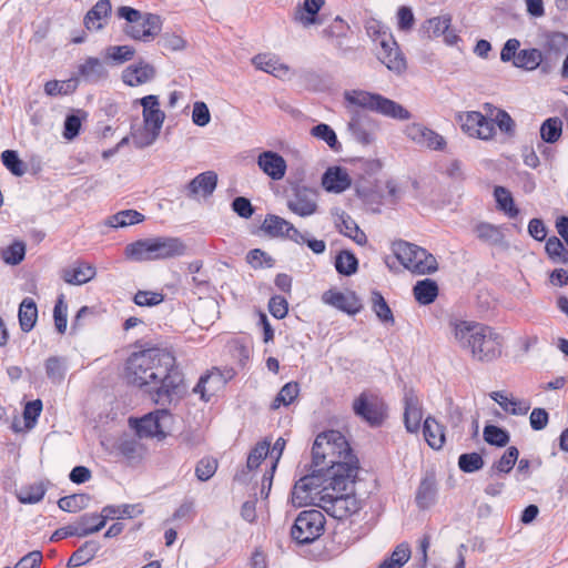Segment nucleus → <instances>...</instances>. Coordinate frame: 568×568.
Wrapping results in <instances>:
<instances>
[{
    "mask_svg": "<svg viewBox=\"0 0 568 568\" xmlns=\"http://www.w3.org/2000/svg\"><path fill=\"white\" fill-rule=\"evenodd\" d=\"M101 545L95 540H88L80 546L69 558L67 566L69 568L80 567L92 560L100 550Z\"/></svg>",
    "mask_w": 568,
    "mask_h": 568,
    "instance_id": "34",
    "label": "nucleus"
},
{
    "mask_svg": "<svg viewBox=\"0 0 568 568\" xmlns=\"http://www.w3.org/2000/svg\"><path fill=\"white\" fill-rule=\"evenodd\" d=\"M489 397L506 413L514 416H525L530 409V402L518 398L507 389L494 390Z\"/></svg>",
    "mask_w": 568,
    "mask_h": 568,
    "instance_id": "18",
    "label": "nucleus"
},
{
    "mask_svg": "<svg viewBox=\"0 0 568 568\" xmlns=\"http://www.w3.org/2000/svg\"><path fill=\"white\" fill-rule=\"evenodd\" d=\"M405 136L420 148L442 151L446 146L443 135L422 123H410L404 130Z\"/></svg>",
    "mask_w": 568,
    "mask_h": 568,
    "instance_id": "14",
    "label": "nucleus"
},
{
    "mask_svg": "<svg viewBox=\"0 0 568 568\" xmlns=\"http://www.w3.org/2000/svg\"><path fill=\"white\" fill-rule=\"evenodd\" d=\"M474 233L479 241L490 245H498L504 241L501 229L487 222H480L476 224L474 227Z\"/></svg>",
    "mask_w": 568,
    "mask_h": 568,
    "instance_id": "35",
    "label": "nucleus"
},
{
    "mask_svg": "<svg viewBox=\"0 0 568 568\" xmlns=\"http://www.w3.org/2000/svg\"><path fill=\"white\" fill-rule=\"evenodd\" d=\"M258 168L273 180H281L286 172V162L276 152L265 151L257 158Z\"/></svg>",
    "mask_w": 568,
    "mask_h": 568,
    "instance_id": "28",
    "label": "nucleus"
},
{
    "mask_svg": "<svg viewBox=\"0 0 568 568\" xmlns=\"http://www.w3.org/2000/svg\"><path fill=\"white\" fill-rule=\"evenodd\" d=\"M45 487L42 483H36L26 487H22L17 498L21 504L33 505L41 501L45 495Z\"/></svg>",
    "mask_w": 568,
    "mask_h": 568,
    "instance_id": "45",
    "label": "nucleus"
},
{
    "mask_svg": "<svg viewBox=\"0 0 568 568\" xmlns=\"http://www.w3.org/2000/svg\"><path fill=\"white\" fill-rule=\"evenodd\" d=\"M494 197L497 203V209L504 212L508 217L514 219L518 215L519 211L514 203L513 195L506 187L496 186Z\"/></svg>",
    "mask_w": 568,
    "mask_h": 568,
    "instance_id": "40",
    "label": "nucleus"
},
{
    "mask_svg": "<svg viewBox=\"0 0 568 568\" xmlns=\"http://www.w3.org/2000/svg\"><path fill=\"white\" fill-rule=\"evenodd\" d=\"M252 64L260 71L272 74L281 80H287L292 77L291 68L281 61V59L273 53L265 52L258 53L252 58Z\"/></svg>",
    "mask_w": 568,
    "mask_h": 568,
    "instance_id": "17",
    "label": "nucleus"
},
{
    "mask_svg": "<svg viewBox=\"0 0 568 568\" xmlns=\"http://www.w3.org/2000/svg\"><path fill=\"white\" fill-rule=\"evenodd\" d=\"M271 446V439L264 438L255 444V446L250 450L246 460L247 470H241L234 477L237 481H245L248 471H252L261 465V463L268 456Z\"/></svg>",
    "mask_w": 568,
    "mask_h": 568,
    "instance_id": "30",
    "label": "nucleus"
},
{
    "mask_svg": "<svg viewBox=\"0 0 568 568\" xmlns=\"http://www.w3.org/2000/svg\"><path fill=\"white\" fill-rule=\"evenodd\" d=\"M134 49L130 45H111L104 50V58L115 64H122L134 57Z\"/></svg>",
    "mask_w": 568,
    "mask_h": 568,
    "instance_id": "50",
    "label": "nucleus"
},
{
    "mask_svg": "<svg viewBox=\"0 0 568 568\" xmlns=\"http://www.w3.org/2000/svg\"><path fill=\"white\" fill-rule=\"evenodd\" d=\"M519 452L515 446H510L506 449L503 456L494 464L493 468L499 474H508L514 468Z\"/></svg>",
    "mask_w": 568,
    "mask_h": 568,
    "instance_id": "54",
    "label": "nucleus"
},
{
    "mask_svg": "<svg viewBox=\"0 0 568 568\" xmlns=\"http://www.w3.org/2000/svg\"><path fill=\"white\" fill-rule=\"evenodd\" d=\"M111 9L110 0H99L84 18L85 28L91 31L103 29L110 17Z\"/></svg>",
    "mask_w": 568,
    "mask_h": 568,
    "instance_id": "31",
    "label": "nucleus"
},
{
    "mask_svg": "<svg viewBox=\"0 0 568 568\" xmlns=\"http://www.w3.org/2000/svg\"><path fill=\"white\" fill-rule=\"evenodd\" d=\"M291 224L281 216L270 214L265 217L262 229L272 236L285 237Z\"/></svg>",
    "mask_w": 568,
    "mask_h": 568,
    "instance_id": "46",
    "label": "nucleus"
},
{
    "mask_svg": "<svg viewBox=\"0 0 568 568\" xmlns=\"http://www.w3.org/2000/svg\"><path fill=\"white\" fill-rule=\"evenodd\" d=\"M139 306H156L164 301L162 292L158 291H138L133 298Z\"/></svg>",
    "mask_w": 568,
    "mask_h": 568,
    "instance_id": "59",
    "label": "nucleus"
},
{
    "mask_svg": "<svg viewBox=\"0 0 568 568\" xmlns=\"http://www.w3.org/2000/svg\"><path fill=\"white\" fill-rule=\"evenodd\" d=\"M26 254V245L22 242H14L2 251V258L7 264H19Z\"/></svg>",
    "mask_w": 568,
    "mask_h": 568,
    "instance_id": "61",
    "label": "nucleus"
},
{
    "mask_svg": "<svg viewBox=\"0 0 568 568\" xmlns=\"http://www.w3.org/2000/svg\"><path fill=\"white\" fill-rule=\"evenodd\" d=\"M78 77L87 83L97 84L108 79L109 71L103 61L89 57L78 65Z\"/></svg>",
    "mask_w": 568,
    "mask_h": 568,
    "instance_id": "21",
    "label": "nucleus"
},
{
    "mask_svg": "<svg viewBox=\"0 0 568 568\" xmlns=\"http://www.w3.org/2000/svg\"><path fill=\"white\" fill-rule=\"evenodd\" d=\"M462 130L469 136L490 140L494 138L496 131L494 123L480 112L467 111L458 115Z\"/></svg>",
    "mask_w": 568,
    "mask_h": 568,
    "instance_id": "13",
    "label": "nucleus"
},
{
    "mask_svg": "<svg viewBox=\"0 0 568 568\" xmlns=\"http://www.w3.org/2000/svg\"><path fill=\"white\" fill-rule=\"evenodd\" d=\"M449 24L450 19L448 17L442 16L429 19L425 28L429 37H440L448 31Z\"/></svg>",
    "mask_w": 568,
    "mask_h": 568,
    "instance_id": "62",
    "label": "nucleus"
},
{
    "mask_svg": "<svg viewBox=\"0 0 568 568\" xmlns=\"http://www.w3.org/2000/svg\"><path fill=\"white\" fill-rule=\"evenodd\" d=\"M300 394V385L296 382L286 383L277 393L271 404V408L277 409L281 406L291 405Z\"/></svg>",
    "mask_w": 568,
    "mask_h": 568,
    "instance_id": "43",
    "label": "nucleus"
},
{
    "mask_svg": "<svg viewBox=\"0 0 568 568\" xmlns=\"http://www.w3.org/2000/svg\"><path fill=\"white\" fill-rule=\"evenodd\" d=\"M358 261L349 251H342L335 261V267L343 275H352L357 271Z\"/></svg>",
    "mask_w": 568,
    "mask_h": 568,
    "instance_id": "52",
    "label": "nucleus"
},
{
    "mask_svg": "<svg viewBox=\"0 0 568 568\" xmlns=\"http://www.w3.org/2000/svg\"><path fill=\"white\" fill-rule=\"evenodd\" d=\"M172 415L166 409H155L150 412L142 417H130L129 426H166L173 424Z\"/></svg>",
    "mask_w": 568,
    "mask_h": 568,
    "instance_id": "32",
    "label": "nucleus"
},
{
    "mask_svg": "<svg viewBox=\"0 0 568 568\" xmlns=\"http://www.w3.org/2000/svg\"><path fill=\"white\" fill-rule=\"evenodd\" d=\"M143 221V215L134 210L121 211L108 220L112 227H124Z\"/></svg>",
    "mask_w": 568,
    "mask_h": 568,
    "instance_id": "49",
    "label": "nucleus"
},
{
    "mask_svg": "<svg viewBox=\"0 0 568 568\" xmlns=\"http://www.w3.org/2000/svg\"><path fill=\"white\" fill-rule=\"evenodd\" d=\"M38 318L37 305L32 298H24L19 307V322L22 331L29 332L33 328Z\"/></svg>",
    "mask_w": 568,
    "mask_h": 568,
    "instance_id": "41",
    "label": "nucleus"
},
{
    "mask_svg": "<svg viewBox=\"0 0 568 568\" xmlns=\"http://www.w3.org/2000/svg\"><path fill=\"white\" fill-rule=\"evenodd\" d=\"M325 0H304L294 12V20L304 28L320 24V10L324 7Z\"/></svg>",
    "mask_w": 568,
    "mask_h": 568,
    "instance_id": "27",
    "label": "nucleus"
},
{
    "mask_svg": "<svg viewBox=\"0 0 568 568\" xmlns=\"http://www.w3.org/2000/svg\"><path fill=\"white\" fill-rule=\"evenodd\" d=\"M324 527L325 517L320 510H303L291 528V536L300 545L312 544L323 535Z\"/></svg>",
    "mask_w": 568,
    "mask_h": 568,
    "instance_id": "11",
    "label": "nucleus"
},
{
    "mask_svg": "<svg viewBox=\"0 0 568 568\" xmlns=\"http://www.w3.org/2000/svg\"><path fill=\"white\" fill-rule=\"evenodd\" d=\"M287 207L301 217H307L317 212V194L313 190H297L295 196L287 202Z\"/></svg>",
    "mask_w": 568,
    "mask_h": 568,
    "instance_id": "20",
    "label": "nucleus"
},
{
    "mask_svg": "<svg viewBox=\"0 0 568 568\" xmlns=\"http://www.w3.org/2000/svg\"><path fill=\"white\" fill-rule=\"evenodd\" d=\"M412 434H418L422 430L423 437L433 449H440L445 444L446 437L444 428H406Z\"/></svg>",
    "mask_w": 568,
    "mask_h": 568,
    "instance_id": "48",
    "label": "nucleus"
},
{
    "mask_svg": "<svg viewBox=\"0 0 568 568\" xmlns=\"http://www.w3.org/2000/svg\"><path fill=\"white\" fill-rule=\"evenodd\" d=\"M162 30V20L154 13H145L135 26H125L124 33L133 40L150 42L153 41Z\"/></svg>",
    "mask_w": 568,
    "mask_h": 568,
    "instance_id": "15",
    "label": "nucleus"
},
{
    "mask_svg": "<svg viewBox=\"0 0 568 568\" xmlns=\"http://www.w3.org/2000/svg\"><path fill=\"white\" fill-rule=\"evenodd\" d=\"M311 134L316 139L325 141L333 150H336L338 146L337 136L334 130L325 123H321L312 128Z\"/></svg>",
    "mask_w": 568,
    "mask_h": 568,
    "instance_id": "58",
    "label": "nucleus"
},
{
    "mask_svg": "<svg viewBox=\"0 0 568 568\" xmlns=\"http://www.w3.org/2000/svg\"><path fill=\"white\" fill-rule=\"evenodd\" d=\"M44 368L47 377L53 384H60L68 371L67 359L64 357L51 356L44 362Z\"/></svg>",
    "mask_w": 568,
    "mask_h": 568,
    "instance_id": "38",
    "label": "nucleus"
},
{
    "mask_svg": "<svg viewBox=\"0 0 568 568\" xmlns=\"http://www.w3.org/2000/svg\"><path fill=\"white\" fill-rule=\"evenodd\" d=\"M125 374L131 385L149 394L156 403L172 402L185 392L175 357L164 348L133 353L126 362Z\"/></svg>",
    "mask_w": 568,
    "mask_h": 568,
    "instance_id": "1",
    "label": "nucleus"
},
{
    "mask_svg": "<svg viewBox=\"0 0 568 568\" xmlns=\"http://www.w3.org/2000/svg\"><path fill=\"white\" fill-rule=\"evenodd\" d=\"M352 184V179L345 168L331 166L322 176V186L329 193L339 194Z\"/></svg>",
    "mask_w": 568,
    "mask_h": 568,
    "instance_id": "22",
    "label": "nucleus"
},
{
    "mask_svg": "<svg viewBox=\"0 0 568 568\" xmlns=\"http://www.w3.org/2000/svg\"><path fill=\"white\" fill-rule=\"evenodd\" d=\"M217 184V174L213 171H206L195 176L189 184L190 192L203 196L211 195Z\"/></svg>",
    "mask_w": 568,
    "mask_h": 568,
    "instance_id": "33",
    "label": "nucleus"
},
{
    "mask_svg": "<svg viewBox=\"0 0 568 568\" xmlns=\"http://www.w3.org/2000/svg\"><path fill=\"white\" fill-rule=\"evenodd\" d=\"M354 484L334 489L326 478L320 475H305L295 483L292 501L300 507L313 504L328 516L344 520L361 509V503L353 491Z\"/></svg>",
    "mask_w": 568,
    "mask_h": 568,
    "instance_id": "3",
    "label": "nucleus"
},
{
    "mask_svg": "<svg viewBox=\"0 0 568 568\" xmlns=\"http://www.w3.org/2000/svg\"><path fill=\"white\" fill-rule=\"evenodd\" d=\"M90 499V496L87 494H73L61 497L58 500V506L63 511L78 513L88 507Z\"/></svg>",
    "mask_w": 568,
    "mask_h": 568,
    "instance_id": "44",
    "label": "nucleus"
},
{
    "mask_svg": "<svg viewBox=\"0 0 568 568\" xmlns=\"http://www.w3.org/2000/svg\"><path fill=\"white\" fill-rule=\"evenodd\" d=\"M151 428H131L116 438H103L102 446L113 456L122 458L129 466H138L144 459L146 447L141 436Z\"/></svg>",
    "mask_w": 568,
    "mask_h": 568,
    "instance_id": "9",
    "label": "nucleus"
},
{
    "mask_svg": "<svg viewBox=\"0 0 568 568\" xmlns=\"http://www.w3.org/2000/svg\"><path fill=\"white\" fill-rule=\"evenodd\" d=\"M353 409L356 415L369 424H381L384 422L387 406L384 400L373 393H362L354 402Z\"/></svg>",
    "mask_w": 568,
    "mask_h": 568,
    "instance_id": "12",
    "label": "nucleus"
},
{
    "mask_svg": "<svg viewBox=\"0 0 568 568\" xmlns=\"http://www.w3.org/2000/svg\"><path fill=\"white\" fill-rule=\"evenodd\" d=\"M142 106V125L134 128L131 138L136 148L143 149L153 144L160 135L165 120L158 95H146L139 100Z\"/></svg>",
    "mask_w": 568,
    "mask_h": 568,
    "instance_id": "6",
    "label": "nucleus"
},
{
    "mask_svg": "<svg viewBox=\"0 0 568 568\" xmlns=\"http://www.w3.org/2000/svg\"><path fill=\"white\" fill-rule=\"evenodd\" d=\"M562 133V120L559 118H549L540 126V138L547 143H555Z\"/></svg>",
    "mask_w": 568,
    "mask_h": 568,
    "instance_id": "47",
    "label": "nucleus"
},
{
    "mask_svg": "<svg viewBox=\"0 0 568 568\" xmlns=\"http://www.w3.org/2000/svg\"><path fill=\"white\" fill-rule=\"evenodd\" d=\"M545 250L552 261L562 263L568 262V250L565 248L558 237H549L546 242Z\"/></svg>",
    "mask_w": 568,
    "mask_h": 568,
    "instance_id": "56",
    "label": "nucleus"
},
{
    "mask_svg": "<svg viewBox=\"0 0 568 568\" xmlns=\"http://www.w3.org/2000/svg\"><path fill=\"white\" fill-rule=\"evenodd\" d=\"M192 121L197 126H205L211 121L210 110L203 101H196L192 109Z\"/></svg>",
    "mask_w": 568,
    "mask_h": 568,
    "instance_id": "64",
    "label": "nucleus"
},
{
    "mask_svg": "<svg viewBox=\"0 0 568 568\" xmlns=\"http://www.w3.org/2000/svg\"><path fill=\"white\" fill-rule=\"evenodd\" d=\"M95 275L97 268L85 262H75L61 271L62 280L70 285L85 284L93 280Z\"/></svg>",
    "mask_w": 568,
    "mask_h": 568,
    "instance_id": "25",
    "label": "nucleus"
},
{
    "mask_svg": "<svg viewBox=\"0 0 568 568\" xmlns=\"http://www.w3.org/2000/svg\"><path fill=\"white\" fill-rule=\"evenodd\" d=\"M484 439L497 447H504L509 442V434L505 428H484Z\"/></svg>",
    "mask_w": 568,
    "mask_h": 568,
    "instance_id": "63",
    "label": "nucleus"
},
{
    "mask_svg": "<svg viewBox=\"0 0 568 568\" xmlns=\"http://www.w3.org/2000/svg\"><path fill=\"white\" fill-rule=\"evenodd\" d=\"M185 252L186 245L180 239L168 236L139 240L128 244L124 250L125 257L135 262L175 258Z\"/></svg>",
    "mask_w": 568,
    "mask_h": 568,
    "instance_id": "5",
    "label": "nucleus"
},
{
    "mask_svg": "<svg viewBox=\"0 0 568 568\" xmlns=\"http://www.w3.org/2000/svg\"><path fill=\"white\" fill-rule=\"evenodd\" d=\"M334 223L341 234L352 239L358 245H365L367 237L358 227L356 222L344 211L335 209L333 211Z\"/></svg>",
    "mask_w": 568,
    "mask_h": 568,
    "instance_id": "24",
    "label": "nucleus"
},
{
    "mask_svg": "<svg viewBox=\"0 0 568 568\" xmlns=\"http://www.w3.org/2000/svg\"><path fill=\"white\" fill-rule=\"evenodd\" d=\"M154 77V67L143 61L130 64L122 71V80L129 87L143 85L152 81Z\"/></svg>",
    "mask_w": 568,
    "mask_h": 568,
    "instance_id": "23",
    "label": "nucleus"
},
{
    "mask_svg": "<svg viewBox=\"0 0 568 568\" xmlns=\"http://www.w3.org/2000/svg\"><path fill=\"white\" fill-rule=\"evenodd\" d=\"M452 343L465 352L471 361L490 363L501 354V339L489 326L462 318L448 323Z\"/></svg>",
    "mask_w": 568,
    "mask_h": 568,
    "instance_id": "4",
    "label": "nucleus"
},
{
    "mask_svg": "<svg viewBox=\"0 0 568 568\" xmlns=\"http://www.w3.org/2000/svg\"><path fill=\"white\" fill-rule=\"evenodd\" d=\"M487 109V116L490 118L491 122H495L501 132L509 135L515 133V122L511 116L501 109L494 108L489 104L485 105Z\"/></svg>",
    "mask_w": 568,
    "mask_h": 568,
    "instance_id": "42",
    "label": "nucleus"
},
{
    "mask_svg": "<svg viewBox=\"0 0 568 568\" xmlns=\"http://www.w3.org/2000/svg\"><path fill=\"white\" fill-rule=\"evenodd\" d=\"M217 460L214 458H202L195 467V476L201 481H206L216 473Z\"/></svg>",
    "mask_w": 568,
    "mask_h": 568,
    "instance_id": "60",
    "label": "nucleus"
},
{
    "mask_svg": "<svg viewBox=\"0 0 568 568\" xmlns=\"http://www.w3.org/2000/svg\"><path fill=\"white\" fill-rule=\"evenodd\" d=\"M4 166L16 176H22L27 172V165L19 159L18 153L6 150L1 154Z\"/></svg>",
    "mask_w": 568,
    "mask_h": 568,
    "instance_id": "55",
    "label": "nucleus"
},
{
    "mask_svg": "<svg viewBox=\"0 0 568 568\" xmlns=\"http://www.w3.org/2000/svg\"><path fill=\"white\" fill-rule=\"evenodd\" d=\"M542 53L540 50L531 48L519 50L514 65L526 71L536 70L542 62Z\"/></svg>",
    "mask_w": 568,
    "mask_h": 568,
    "instance_id": "37",
    "label": "nucleus"
},
{
    "mask_svg": "<svg viewBox=\"0 0 568 568\" xmlns=\"http://www.w3.org/2000/svg\"><path fill=\"white\" fill-rule=\"evenodd\" d=\"M322 300L325 304L331 305L347 314H356L362 307L359 300L355 293L351 291L341 292L336 290H329L323 294Z\"/></svg>",
    "mask_w": 568,
    "mask_h": 568,
    "instance_id": "19",
    "label": "nucleus"
},
{
    "mask_svg": "<svg viewBox=\"0 0 568 568\" xmlns=\"http://www.w3.org/2000/svg\"><path fill=\"white\" fill-rule=\"evenodd\" d=\"M404 422L405 426H432V424H437L432 416L424 418L422 405L413 395H406L405 397Z\"/></svg>",
    "mask_w": 568,
    "mask_h": 568,
    "instance_id": "29",
    "label": "nucleus"
},
{
    "mask_svg": "<svg viewBox=\"0 0 568 568\" xmlns=\"http://www.w3.org/2000/svg\"><path fill=\"white\" fill-rule=\"evenodd\" d=\"M438 295V286L435 281L425 278L418 281L414 286V296L419 304L428 305Z\"/></svg>",
    "mask_w": 568,
    "mask_h": 568,
    "instance_id": "36",
    "label": "nucleus"
},
{
    "mask_svg": "<svg viewBox=\"0 0 568 568\" xmlns=\"http://www.w3.org/2000/svg\"><path fill=\"white\" fill-rule=\"evenodd\" d=\"M225 385L226 379L223 374L214 368L200 377L193 393L199 395L203 402H210L224 389Z\"/></svg>",
    "mask_w": 568,
    "mask_h": 568,
    "instance_id": "16",
    "label": "nucleus"
},
{
    "mask_svg": "<svg viewBox=\"0 0 568 568\" xmlns=\"http://www.w3.org/2000/svg\"><path fill=\"white\" fill-rule=\"evenodd\" d=\"M437 483L433 474H427L422 478L415 495V503L422 510L428 509L435 505L437 500Z\"/></svg>",
    "mask_w": 568,
    "mask_h": 568,
    "instance_id": "26",
    "label": "nucleus"
},
{
    "mask_svg": "<svg viewBox=\"0 0 568 568\" xmlns=\"http://www.w3.org/2000/svg\"><path fill=\"white\" fill-rule=\"evenodd\" d=\"M367 33L376 44L378 60L392 72L403 74L407 69L406 59L392 32L376 21L367 26Z\"/></svg>",
    "mask_w": 568,
    "mask_h": 568,
    "instance_id": "7",
    "label": "nucleus"
},
{
    "mask_svg": "<svg viewBox=\"0 0 568 568\" xmlns=\"http://www.w3.org/2000/svg\"><path fill=\"white\" fill-rule=\"evenodd\" d=\"M484 459L478 453H465L458 457V467L462 471L471 474L484 467Z\"/></svg>",
    "mask_w": 568,
    "mask_h": 568,
    "instance_id": "53",
    "label": "nucleus"
},
{
    "mask_svg": "<svg viewBox=\"0 0 568 568\" xmlns=\"http://www.w3.org/2000/svg\"><path fill=\"white\" fill-rule=\"evenodd\" d=\"M344 99L348 106L363 108L395 120L406 121L412 118V113L402 104L377 93L347 90L344 92Z\"/></svg>",
    "mask_w": 568,
    "mask_h": 568,
    "instance_id": "8",
    "label": "nucleus"
},
{
    "mask_svg": "<svg viewBox=\"0 0 568 568\" xmlns=\"http://www.w3.org/2000/svg\"><path fill=\"white\" fill-rule=\"evenodd\" d=\"M372 308L379 321L389 325L394 324L393 313L385 298L378 292L372 294Z\"/></svg>",
    "mask_w": 568,
    "mask_h": 568,
    "instance_id": "51",
    "label": "nucleus"
},
{
    "mask_svg": "<svg viewBox=\"0 0 568 568\" xmlns=\"http://www.w3.org/2000/svg\"><path fill=\"white\" fill-rule=\"evenodd\" d=\"M393 253L400 264L415 274H429L438 268L436 257L415 244L397 241L393 243Z\"/></svg>",
    "mask_w": 568,
    "mask_h": 568,
    "instance_id": "10",
    "label": "nucleus"
},
{
    "mask_svg": "<svg viewBox=\"0 0 568 568\" xmlns=\"http://www.w3.org/2000/svg\"><path fill=\"white\" fill-rule=\"evenodd\" d=\"M308 475H320L336 488L355 483L358 458L354 455L344 434L336 428L320 433L312 447V464Z\"/></svg>",
    "mask_w": 568,
    "mask_h": 568,
    "instance_id": "2",
    "label": "nucleus"
},
{
    "mask_svg": "<svg viewBox=\"0 0 568 568\" xmlns=\"http://www.w3.org/2000/svg\"><path fill=\"white\" fill-rule=\"evenodd\" d=\"M75 526L79 537H85L100 531L104 527V520L99 517L98 513L84 514L78 518Z\"/></svg>",
    "mask_w": 568,
    "mask_h": 568,
    "instance_id": "39",
    "label": "nucleus"
},
{
    "mask_svg": "<svg viewBox=\"0 0 568 568\" xmlns=\"http://www.w3.org/2000/svg\"><path fill=\"white\" fill-rule=\"evenodd\" d=\"M53 318L57 331L63 334L67 329L68 324V305L64 301V296L60 295L57 300L53 310Z\"/></svg>",
    "mask_w": 568,
    "mask_h": 568,
    "instance_id": "57",
    "label": "nucleus"
}]
</instances>
